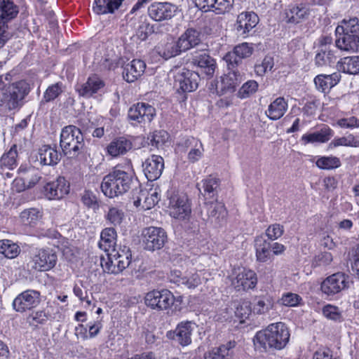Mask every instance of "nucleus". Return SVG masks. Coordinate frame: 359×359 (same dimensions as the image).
I'll return each mask as SVG.
<instances>
[{
  "label": "nucleus",
  "instance_id": "1",
  "mask_svg": "<svg viewBox=\"0 0 359 359\" xmlns=\"http://www.w3.org/2000/svg\"><path fill=\"white\" fill-rule=\"evenodd\" d=\"M133 173L129 165H116L108 175L104 177L101 189L103 194L114 198L126 193L131 187Z\"/></svg>",
  "mask_w": 359,
  "mask_h": 359
},
{
  "label": "nucleus",
  "instance_id": "2",
  "mask_svg": "<svg viewBox=\"0 0 359 359\" xmlns=\"http://www.w3.org/2000/svg\"><path fill=\"white\" fill-rule=\"evenodd\" d=\"M289 339L287 327L283 323L278 322L257 332L253 338V343L256 348L266 351L267 348H273L280 350L286 346Z\"/></svg>",
  "mask_w": 359,
  "mask_h": 359
},
{
  "label": "nucleus",
  "instance_id": "3",
  "mask_svg": "<svg viewBox=\"0 0 359 359\" xmlns=\"http://www.w3.org/2000/svg\"><path fill=\"white\" fill-rule=\"evenodd\" d=\"M60 144L65 155L76 156L83 151L85 145L81 130L72 125L63 128L60 133Z\"/></svg>",
  "mask_w": 359,
  "mask_h": 359
},
{
  "label": "nucleus",
  "instance_id": "4",
  "mask_svg": "<svg viewBox=\"0 0 359 359\" xmlns=\"http://www.w3.org/2000/svg\"><path fill=\"white\" fill-rule=\"evenodd\" d=\"M29 85L23 81H19L9 86L0 97V106L4 110H12L19 106V102L28 94Z\"/></svg>",
  "mask_w": 359,
  "mask_h": 359
},
{
  "label": "nucleus",
  "instance_id": "5",
  "mask_svg": "<svg viewBox=\"0 0 359 359\" xmlns=\"http://www.w3.org/2000/svg\"><path fill=\"white\" fill-rule=\"evenodd\" d=\"M175 299V296L168 290H153L146 294L144 303L151 309L163 311L170 309Z\"/></svg>",
  "mask_w": 359,
  "mask_h": 359
},
{
  "label": "nucleus",
  "instance_id": "6",
  "mask_svg": "<svg viewBox=\"0 0 359 359\" xmlns=\"http://www.w3.org/2000/svg\"><path fill=\"white\" fill-rule=\"evenodd\" d=\"M57 255L50 248L36 249L32 254L30 264L33 269L39 271H48L55 267Z\"/></svg>",
  "mask_w": 359,
  "mask_h": 359
},
{
  "label": "nucleus",
  "instance_id": "7",
  "mask_svg": "<svg viewBox=\"0 0 359 359\" xmlns=\"http://www.w3.org/2000/svg\"><path fill=\"white\" fill-rule=\"evenodd\" d=\"M169 212L171 217L185 219L191 212L187 196L184 193H172L169 197Z\"/></svg>",
  "mask_w": 359,
  "mask_h": 359
},
{
  "label": "nucleus",
  "instance_id": "8",
  "mask_svg": "<svg viewBox=\"0 0 359 359\" xmlns=\"http://www.w3.org/2000/svg\"><path fill=\"white\" fill-rule=\"evenodd\" d=\"M175 86L177 91L189 93L198 86L200 76L198 72L186 68L180 69L175 74Z\"/></svg>",
  "mask_w": 359,
  "mask_h": 359
},
{
  "label": "nucleus",
  "instance_id": "9",
  "mask_svg": "<svg viewBox=\"0 0 359 359\" xmlns=\"http://www.w3.org/2000/svg\"><path fill=\"white\" fill-rule=\"evenodd\" d=\"M349 276L344 273H336L326 278L321 283L320 289L325 294L333 296L348 288Z\"/></svg>",
  "mask_w": 359,
  "mask_h": 359
},
{
  "label": "nucleus",
  "instance_id": "10",
  "mask_svg": "<svg viewBox=\"0 0 359 359\" xmlns=\"http://www.w3.org/2000/svg\"><path fill=\"white\" fill-rule=\"evenodd\" d=\"M202 271H189L183 275L182 273L177 269H172L168 276L171 283L177 285H183L188 289H194L202 283L204 278Z\"/></svg>",
  "mask_w": 359,
  "mask_h": 359
},
{
  "label": "nucleus",
  "instance_id": "11",
  "mask_svg": "<svg viewBox=\"0 0 359 359\" xmlns=\"http://www.w3.org/2000/svg\"><path fill=\"white\" fill-rule=\"evenodd\" d=\"M177 7L168 2H154L148 7V15L153 20L161 22L172 19L177 13Z\"/></svg>",
  "mask_w": 359,
  "mask_h": 359
},
{
  "label": "nucleus",
  "instance_id": "12",
  "mask_svg": "<svg viewBox=\"0 0 359 359\" xmlns=\"http://www.w3.org/2000/svg\"><path fill=\"white\" fill-rule=\"evenodd\" d=\"M41 302V294L34 290H27L18 294L13 302L18 312H24L36 307Z\"/></svg>",
  "mask_w": 359,
  "mask_h": 359
},
{
  "label": "nucleus",
  "instance_id": "13",
  "mask_svg": "<svg viewBox=\"0 0 359 359\" xmlns=\"http://www.w3.org/2000/svg\"><path fill=\"white\" fill-rule=\"evenodd\" d=\"M145 248L154 251L161 248L167 238L165 231L159 227L150 226L143 231Z\"/></svg>",
  "mask_w": 359,
  "mask_h": 359
},
{
  "label": "nucleus",
  "instance_id": "14",
  "mask_svg": "<svg viewBox=\"0 0 359 359\" xmlns=\"http://www.w3.org/2000/svg\"><path fill=\"white\" fill-rule=\"evenodd\" d=\"M253 50L252 44L244 42L236 46L232 51L227 53L224 60L227 63L229 69H233L241 63L243 59L251 56Z\"/></svg>",
  "mask_w": 359,
  "mask_h": 359
},
{
  "label": "nucleus",
  "instance_id": "15",
  "mask_svg": "<svg viewBox=\"0 0 359 359\" xmlns=\"http://www.w3.org/2000/svg\"><path fill=\"white\" fill-rule=\"evenodd\" d=\"M155 115V109L144 102L134 104L128 111V118L138 123H150Z\"/></svg>",
  "mask_w": 359,
  "mask_h": 359
},
{
  "label": "nucleus",
  "instance_id": "16",
  "mask_svg": "<svg viewBox=\"0 0 359 359\" xmlns=\"http://www.w3.org/2000/svg\"><path fill=\"white\" fill-rule=\"evenodd\" d=\"M46 197L50 200L62 198L69 192V183L64 177H58L55 180L48 182L43 187Z\"/></svg>",
  "mask_w": 359,
  "mask_h": 359
},
{
  "label": "nucleus",
  "instance_id": "17",
  "mask_svg": "<svg viewBox=\"0 0 359 359\" xmlns=\"http://www.w3.org/2000/svg\"><path fill=\"white\" fill-rule=\"evenodd\" d=\"M195 324L191 321L181 322L173 332H168L167 337L175 339L181 346H186L191 343V335Z\"/></svg>",
  "mask_w": 359,
  "mask_h": 359
},
{
  "label": "nucleus",
  "instance_id": "18",
  "mask_svg": "<svg viewBox=\"0 0 359 359\" xmlns=\"http://www.w3.org/2000/svg\"><path fill=\"white\" fill-rule=\"evenodd\" d=\"M144 173L149 181L158 179L164 168L163 158L159 155H151L142 163Z\"/></svg>",
  "mask_w": 359,
  "mask_h": 359
},
{
  "label": "nucleus",
  "instance_id": "19",
  "mask_svg": "<svg viewBox=\"0 0 359 359\" xmlns=\"http://www.w3.org/2000/svg\"><path fill=\"white\" fill-rule=\"evenodd\" d=\"M258 15L254 12H243L240 13L235 24V29L238 35L246 37L248 33L257 25Z\"/></svg>",
  "mask_w": 359,
  "mask_h": 359
},
{
  "label": "nucleus",
  "instance_id": "20",
  "mask_svg": "<svg viewBox=\"0 0 359 359\" xmlns=\"http://www.w3.org/2000/svg\"><path fill=\"white\" fill-rule=\"evenodd\" d=\"M196 6L201 10H212L217 14L229 12L232 8L233 0H194Z\"/></svg>",
  "mask_w": 359,
  "mask_h": 359
},
{
  "label": "nucleus",
  "instance_id": "21",
  "mask_svg": "<svg viewBox=\"0 0 359 359\" xmlns=\"http://www.w3.org/2000/svg\"><path fill=\"white\" fill-rule=\"evenodd\" d=\"M257 283V278L255 272L244 268L238 273L233 281V285L237 290H247L254 288Z\"/></svg>",
  "mask_w": 359,
  "mask_h": 359
},
{
  "label": "nucleus",
  "instance_id": "22",
  "mask_svg": "<svg viewBox=\"0 0 359 359\" xmlns=\"http://www.w3.org/2000/svg\"><path fill=\"white\" fill-rule=\"evenodd\" d=\"M159 201L156 191L149 192L147 189L140 190L138 195L133 198V205L140 210H149L155 206Z\"/></svg>",
  "mask_w": 359,
  "mask_h": 359
},
{
  "label": "nucleus",
  "instance_id": "23",
  "mask_svg": "<svg viewBox=\"0 0 359 359\" xmlns=\"http://www.w3.org/2000/svg\"><path fill=\"white\" fill-rule=\"evenodd\" d=\"M146 64L142 60L135 59L123 67V77L128 83H132L140 78L144 72Z\"/></svg>",
  "mask_w": 359,
  "mask_h": 359
},
{
  "label": "nucleus",
  "instance_id": "24",
  "mask_svg": "<svg viewBox=\"0 0 359 359\" xmlns=\"http://www.w3.org/2000/svg\"><path fill=\"white\" fill-rule=\"evenodd\" d=\"M182 146L189 150L187 158L191 163L198 161L203 156L204 148L202 142L194 137L185 139L182 142Z\"/></svg>",
  "mask_w": 359,
  "mask_h": 359
},
{
  "label": "nucleus",
  "instance_id": "25",
  "mask_svg": "<svg viewBox=\"0 0 359 359\" xmlns=\"http://www.w3.org/2000/svg\"><path fill=\"white\" fill-rule=\"evenodd\" d=\"M103 86V81L96 75H93L88 77L86 82L77 85L76 90L80 96L90 97Z\"/></svg>",
  "mask_w": 359,
  "mask_h": 359
},
{
  "label": "nucleus",
  "instance_id": "26",
  "mask_svg": "<svg viewBox=\"0 0 359 359\" xmlns=\"http://www.w3.org/2000/svg\"><path fill=\"white\" fill-rule=\"evenodd\" d=\"M201 33L196 29H187L178 39L177 43L182 51L188 50L201 43Z\"/></svg>",
  "mask_w": 359,
  "mask_h": 359
},
{
  "label": "nucleus",
  "instance_id": "27",
  "mask_svg": "<svg viewBox=\"0 0 359 359\" xmlns=\"http://www.w3.org/2000/svg\"><path fill=\"white\" fill-rule=\"evenodd\" d=\"M36 160L42 165H55L60 160V154L55 148L43 145L38 151Z\"/></svg>",
  "mask_w": 359,
  "mask_h": 359
},
{
  "label": "nucleus",
  "instance_id": "28",
  "mask_svg": "<svg viewBox=\"0 0 359 359\" xmlns=\"http://www.w3.org/2000/svg\"><path fill=\"white\" fill-rule=\"evenodd\" d=\"M208 215L211 223L222 225L226 220L227 211L224 205L218 201L208 204Z\"/></svg>",
  "mask_w": 359,
  "mask_h": 359
},
{
  "label": "nucleus",
  "instance_id": "29",
  "mask_svg": "<svg viewBox=\"0 0 359 359\" xmlns=\"http://www.w3.org/2000/svg\"><path fill=\"white\" fill-rule=\"evenodd\" d=\"M192 63L200 68L201 73L206 76H212L214 74L216 67L215 60L206 53H201L195 55Z\"/></svg>",
  "mask_w": 359,
  "mask_h": 359
},
{
  "label": "nucleus",
  "instance_id": "30",
  "mask_svg": "<svg viewBox=\"0 0 359 359\" xmlns=\"http://www.w3.org/2000/svg\"><path fill=\"white\" fill-rule=\"evenodd\" d=\"M230 69H233L231 68ZM241 80L240 74L231 70L227 74L220 78V81H217V89L220 88L222 93H232L235 90L236 86Z\"/></svg>",
  "mask_w": 359,
  "mask_h": 359
},
{
  "label": "nucleus",
  "instance_id": "31",
  "mask_svg": "<svg viewBox=\"0 0 359 359\" xmlns=\"http://www.w3.org/2000/svg\"><path fill=\"white\" fill-rule=\"evenodd\" d=\"M132 142L124 137L113 140L107 147V151L112 157L124 155L132 149Z\"/></svg>",
  "mask_w": 359,
  "mask_h": 359
},
{
  "label": "nucleus",
  "instance_id": "32",
  "mask_svg": "<svg viewBox=\"0 0 359 359\" xmlns=\"http://www.w3.org/2000/svg\"><path fill=\"white\" fill-rule=\"evenodd\" d=\"M288 107L287 102L283 97H277L268 107L265 114L273 121L280 119L284 116Z\"/></svg>",
  "mask_w": 359,
  "mask_h": 359
},
{
  "label": "nucleus",
  "instance_id": "33",
  "mask_svg": "<svg viewBox=\"0 0 359 359\" xmlns=\"http://www.w3.org/2000/svg\"><path fill=\"white\" fill-rule=\"evenodd\" d=\"M336 46L341 50L346 52H356L359 47V36L354 34H335Z\"/></svg>",
  "mask_w": 359,
  "mask_h": 359
},
{
  "label": "nucleus",
  "instance_id": "34",
  "mask_svg": "<svg viewBox=\"0 0 359 359\" xmlns=\"http://www.w3.org/2000/svg\"><path fill=\"white\" fill-rule=\"evenodd\" d=\"M340 72L331 74H320L315 77L314 83L318 90L325 92L335 86L341 80Z\"/></svg>",
  "mask_w": 359,
  "mask_h": 359
},
{
  "label": "nucleus",
  "instance_id": "35",
  "mask_svg": "<svg viewBox=\"0 0 359 359\" xmlns=\"http://www.w3.org/2000/svg\"><path fill=\"white\" fill-rule=\"evenodd\" d=\"M124 0H95L93 9L97 15L114 13Z\"/></svg>",
  "mask_w": 359,
  "mask_h": 359
},
{
  "label": "nucleus",
  "instance_id": "36",
  "mask_svg": "<svg viewBox=\"0 0 359 359\" xmlns=\"http://www.w3.org/2000/svg\"><path fill=\"white\" fill-rule=\"evenodd\" d=\"M348 34L359 36V20L357 18L344 19L335 29V34Z\"/></svg>",
  "mask_w": 359,
  "mask_h": 359
},
{
  "label": "nucleus",
  "instance_id": "37",
  "mask_svg": "<svg viewBox=\"0 0 359 359\" xmlns=\"http://www.w3.org/2000/svg\"><path fill=\"white\" fill-rule=\"evenodd\" d=\"M116 232L114 228L109 227L103 229L100 233L98 245L104 252L114 250L116 243Z\"/></svg>",
  "mask_w": 359,
  "mask_h": 359
},
{
  "label": "nucleus",
  "instance_id": "38",
  "mask_svg": "<svg viewBox=\"0 0 359 359\" xmlns=\"http://www.w3.org/2000/svg\"><path fill=\"white\" fill-rule=\"evenodd\" d=\"M17 145L13 144L10 149L5 152L0 158V171L6 170H12L18 165Z\"/></svg>",
  "mask_w": 359,
  "mask_h": 359
},
{
  "label": "nucleus",
  "instance_id": "39",
  "mask_svg": "<svg viewBox=\"0 0 359 359\" xmlns=\"http://www.w3.org/2000/svg\"><path fill=\"white\" fill-rule=\"evenodd\" d=\"M156 53L165 60L170 59L180 54L182 51L178 43L172 40L161 42L156 47Z\"/></svg>",
  "mask_w": 359,
  "mask_h": 359
},
{
  "label": "nucleus",
  "instance_id": "40",
  "mask_svg": "<svg viewBox=\"0 0 359 359\" xmlns=\"http://www.w3.org/2000/svg\"><path fill=\"white\" fill-rule=\"evenodd\" d=\"M339 71L345 74L356 75L359 74V56H348L341 58L337 62Z\"/></svg>",
  "mask_w": 359,
  "mask_h": 359
},
{
  "label": "nucleus",
  "instance_id": "41",
  "mask_svg": "<svg viewBox=\"0 0 359 359\" xmlns=\"http://www.w3.org/2000/svg\"><path fill=\"white\" fill-rule=\"evenodd\" d=\"M333 131L328 127L323 128L320 131L313 133L304 134L302 137V141L304 144L327 142L332 136Z\"/></svg>",
  "mask_w": 359,
  "mask_h": 359
},
{
  "label": "nucleus",
  "instance_id": "42",
  "mask_svg": "<svg viewBox=\"0 0 359 359\" xmlns=\"http://www.w3.org/2000/svg\"><path fill=\"white\" fill-rule=\"evenodd\" d=\"M236 346L234 341H230L226 344H223L218 348L210 351L205 359H231L233 355V348Z\"/></svg>",
  "mask_w": 359,
  "mask_h": 359
},
{
  "label": "nucleus",
  "instance_id": "43",
  "mask_svg": "<svg viewBox=\"0 0 359 359\" xmlns=\"http://www.w3.org/2000/svg\"><path fill=\"white\" fill-rule=\"evenodd\" d=\"M112 252L116 259L114 262L118 266V271L122 272L131 262V251L128 247L123 246L120 247L118 250H114Z\"/></svg>",
  "mask_w": 359,
  "mask_h": 359
},
{
  "label": "nucleus",
  "instance_id": "44",
  "mask_svg": "<svg viewBox=\"0 0 359 359\" xmlns=\"http://www.w3.org/2000/svg\"><path fill=\"white\" fill-rule=\"evenodd\" d=\"M256 257L259 262H266L272 259L271 243L262 238L255 240Z\"/></svg>",
  "mask_w": 359,
  "mask_h": 359
},
{
  "label": "nucleus",
  "instance_id": "45",
  "mask_svg": "<svg viewBox=\"0 0 359 359\" xmlns=\"http://www.w3.org/2000/svg\"><path fill=\"white\" fill-rule=\"evenodd\" d=\"M309 9L303 4L291 6L285 15L287 21L290 23H299L309 15Z\"/></svg>",
  "mask_w": 359,
  "mask_h": 359
},
{
  "label": "nucleus",
  "instance_id": "46",
  "mask_svg": "<svg viewBox=\"0 0 359 359\" xmlns=\"http://www.w3.org/2000/svg\"><path fill=\"white\" fill-rule=\"evenodd\" d=\"M18 8L11 0H0V20L5 22L15 18L18 13Z\"/></svg>",
  "mask_w": 359,
  "mask_h": 359
},
{
  "label": "nucleus",
  "instance_id": "47",
  "mask_svg": "<svg viewBox=\"0 0 359 359\" xmlns=\"http://www.w3.org/2000/svg\"><path fill=\"white\" fill-rule=\"evenodd\" d=\"M43 215L41 209L31 208L24 210L20 215L22 223L26 225L34 226L42 219Z\"/></svg>",
  "mask_w": 359,
  "mask_h": 359
},
{
  "label": "nucleus",
  "instance_id": "48",
  "mask_svg": "<svg viewBox=\"0 0 359 359\" xmlns=\"http://www.w3.org/2000/svg\"><path fill=\"white\" fill-rule=\"evenodd\" d=\"M336 59L334 51L329 47H325V48L320 49L316 55L315 63L318 67L332 66L335 63Z\"/></svg>",
  "mask_w": 359,
  "mask_h": 359
},
{
  "label": "nucleus",
  "instance_id": "49",
  "mask_svg": "<svg viewBox=\"0 0 359 359\" xmlns=\"http://www.w3.org/2000/svg\"><path fill=\"white\" fill-rule=\"evenodd\" d=\"M359 147V137L353 134L334 137L329 144L328 148L332 149L338 147Z\"/></svg>",
  "mask_w": 359,
  "mask_h": 359
},
{
  "label": "nucleus",
  "instance_id": "50",
  "mask_svg": "<svg viewBox=\"0 0 359 359\" xmlns=\"http://www.w3.org/2000/svg\"><path fill=\"white\" fill-rule=\"evenodd\" d=\"M219 185V180L216 177L209 176L198 184L199 191L204 196L208 195L212 197L215 191Z\"/></svg>",
  "mask_w": 359,
  "mask_h": 359
},
{
  "label": "nucleus",
  "instance_id": "51",
  "mask_svg": "<svg viewBox=\"0 0 359 359\" xmlns=\"http://www.w3.org/2000/svg\"><path fill=\"white\" fill-rule=\"evenodd\" d=\"M316 166L322 170H333L341 166L340 159L334 156H324L318 157L316 161Z\"/></svg>",
  "mask_w": 359,
  "mask_h": 359
},
{
  "label": "nucleus",
  "instance_id": "52",
  "mask_svg": "<svg viewBox=\"0 0 359 359\" xmlns=\"http://www.w3.org/2000/svg\"><path fill=\"white\" fill-rule=\"evenodd\" d=\"M20 252L19 246L11 240L0 241V254L9 259L16 257Z\"/></svg>",
  "mask_w": 359,
  "mask_h": 359
},
{
  "label": "nucleus",
  "instance_id": "53",
  "mask_svg": "<svg viewBox=\"0 0 359 359\" xmlns=\"http://www.w3.org/2000/svg\"><path fill=\"white\" fill-rule=\"evenodd\" d=\"M169 137L168 133L165 130L154 131L148 139L150 140V144L157 149H163L168 142Z\"/></svg>",
  "mask_w": 359,
  "mask_h": 359
},
{
  "label": "nucleus",
  "instance_id": "54",
  "mask_svg": "<svg viewBox=\"0 0 359 359\" xmlns=\"http://www.w3.org/2000/svg\"><path fill=\"white\" fill-rule=\"evenodd\" d=\"M278 302L281 305L287 307H294L303 304L302 297L290 292L283 293Z\"/></svg>",
  "mask_w": 359,
  "mask_h": 359
},
{
  "label": "nucleus",
  "instance_id": "55",
  "mask_svg": "<svg viewBox=\"0 0 359 359\" xmlns=\"http://www.w3.org/2000/svg\"><path fill=\"white\" fill-rule=\"evenodd\" d=\"M274 307V301L271 297H264L259 299L254 304V312L258 314H263L273 309Z\"/></svg>",
  "mask_w": 359,
  "mask_h": 359
},
{
  "label": "nucleus",
  "instance_id": "56",
  "mask_svg": "<svg viewBox=\"0 0 359 359\" xmlns=\"http://www.w3.org/2000/svg\"><path fill=\"white\" fill-rule=\"evenodd\" d=\"M115 259H116L113 252L107 254V259L103 257L101 259L100 264L104 272L114 274H118L121 272V271H118V266L114 262Z\"/></svg>",
  "mask_w": 359,
  "mask_h": 359
},
{
  "label": "nucleus",
  "instance_id": "57",
  "mask_svg": "<svg viewBox=\"0 0 359 359\" xmlns=\"http://www.w3.org/2000/svg\"><path fill=\"white\" fill-rule=\"evenodd\" d=\"M323 316L329 320L341 322L344 320L341 312L337 306L327 304L323 308Z\"/></svg>",
  "mask_w": 359,
  "mask_h": 359
},
{
  "label": "nucleus",
  "instance_id": "58",
  "mask_svg": "<svg viewBox=\"0 0 359 359\" xmlns=\"http://www.w3.org/2000/svg\"><path fill=\"white\" fill-rule=\"evenodd\" d=\"M235 315L241 318H247L250 315L252 309L250 302L246 300H242L234 304Z\"/></svg>",
  "mask_w": 359,
  "mask_h": 359
},
{
  "label": "nucleus",
  "instance_id": "59",
  "mask_svg": "<svg viewBox=\"0 0 359 359\" xmlns=\"http://www.w3.org/2000/svg\"><path fill=\"white\" fill-rule=\"evenodd\" d=\"M274 62L271 57L266 56L261 63L256 64L255 72L257 76H262L269 71H271L273 67Z\"/></svg>",
  "mask_w": 359,
  "mask_h": 359
},
{
  "label": "nucleus",
  "instance_id": "60",
  "mask_svg": "<svg viewBox=\"0 0 359 359\" xmlns=\"http://www.w3.org/2000/svg\"><path fill=\"white\" fill-rule=\"evenodd\" d=\"M258 89V83L254 80L245 82L238 90V97L241 99L247 98L256 93Z\"/></svg>",
  "mask_w": 359,
  "mask_h": 359
},
{
  "label": "nucleus",
  "instance_id": "61",
  "mask_svg": "<svg viewBox=\"0 0 359 359\" xmlns=\"http://www.w3.org/2000/svg\"><path fill=\"white\" fill-rule=\"evenodd\" d=\"M62 86L61 83H56L50 86L43 94V100L48 102L57 98L62 92Z\"/></svg>",
  "mask_w": 359,
  "mask_h": 359
},
{
  "label": "nucleus",
  "instance_id": "62",
  "mask_svg": "<svg viewBox=\"0 0 359 359\" xmlns=\"http://www.w3.org/2000/svg\"><path fill=\"white\" fill-rule=\"evenodd\" d=\"M123 218V212L116 208H109L106 219L113 225L116 226L121 223Z\"/></svg>",
  "mask_w": 359,
  "mask_h": 359
},
{
  "label": "nucleus",
  "instance_id": "63",
  "mask_svg": "<svg viewBox=\"0 0 359 359\" xmlns=\"http://www.w3.org/2000/svg\"><path fill=\"white\" fill-rule=\"evenodd\" d=\"M48 319V315L44 311H38L32 313L27 320L30 325L36 326L45 323Z\"/></svg>",
  "mask_w": 359,
  "mask_h": 359
},
{
  "label": "nucleus",
  "instance_id": "64",
  "mask_svg": "<svg viewBox=\"0 0 359 359\" xmlns=\"http://www.w3.org/2000/svg\"><path fill=\"white\" fill-rule=\"evenodd\" d=\"M284 232L283 226L279 224L270 225L266 230V236L272 241L280 238Z\"/></svg>",
  "mask_w": 359,
  "mask_h": 359
}]
</instances>
